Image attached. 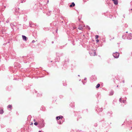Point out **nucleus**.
<instances>
[{"label": "nucleus", "instance_id": "1", "mask_svg": "<svg viewBox=\"0 0 132 132\" xmlns=\"http://www.w3.org/2000/svg\"><path fill=\"white\" fill-rule=\"evenodd\" d=\"M119 53L117 52L113 53V55L114 57L116 58H117L119 56Z\"/></svg>", "mask_w": 132, "mask_h": 132}, {"label": "nucleus", "instance_id": "2", "mask_svg": "<svg viewBox=\"0 0 132 132\" xmlns=\"http://www.w3.org/2000/svg\"><path fill=\"white\" fill-rule=\"evenodd\" d=\"M89 53L91 56H95L96 55V52L94 50H92V51H89Z\"/></svg>", "mask_w": 132, "mask_h": 132}, {"label": "nucleus", "instance_id": "3", "mask_svg": "<svg viewBox=\"0 0 132 132\" xmlns=\"http://www.w3.org/2000/svg\"><path fill=\"white\" fill-rule=\"evenodd\" d=\"M131 34H129L127 37V38L128 39H132V36H131Z\"/></svg>", "mask_w": 132, "mask_h": 132}, {"label": "nucleus", "instance_id": "4", "mask_svg": "<svg viewBox=\"0 0 132 132\" xmlns=\"http://www.w3.org/2000/svg\"><path fill=\"white\" fill-rule=\"evenodd\" d=\"M22 36L23 40H24L26 41H27V37L26 36L24 35H22Z\"/></svg>", "mask_w": 132, "mask_h": 132}, {"label": "nucleus", "instance_id": "5", "mask_svg": "<svg viewBox=\"0 0 132 132\" xmlns=\"http://www.w3.org/2000/svg\"><path fill=\"white\" fill-rule=\"evenodd\" d=\"M114 4L115 5H117L118 4V1L117 0H112Z\"/></svg>", "mask_w": 132, "mask_h": 132}, {"label": "nucleus", "instance_id": "6", "mask_svg": "<svg viewBox=\"0 0 132 132\" xmlns=\"http://www.w3.org/2000/svg\"><path fill=\"white\" fill-rule=\"evenodd\" d=\"M10 25L12 28L13 29H14V28L15 27V25L14 24H11Z\"/></svg>", "mask_w": 132, "mask_h": 132}, {"label": "nucleus", "instance_id": "7", "mask_svg": "<svg viewBox=\"0 0 132 132\" xmlns=\"http://www.w3.org/2000/svg\"><path fill=\"white\" fill-rule=\"evenodd\" d=\"M3 31H2L0 32V36H1L3 37V36L2 35V34H5V32H3Z\"/></svg>", "mask_w": 132, "mask_h": 132}, {"label": "nucleus", "instance_id": "8", "mask_svg": "<svg viewBox=\"0 0 132 132\" xmlns=\"http://www.w3.org/2000/svg\"><path fill=\"white\" fill-rule=\"evenodd\" d=\"M63 118V117L62 116H59L56 117V118L57 120H58L60 119H62Z\"/></svg>", "mask_w": 132, "mask_h": 132}, {"label": "nucleus", "instance_id": "9", "mask_svg": "<svg viewBox=\"0 0 132 132\" xmlns=\"http://www.w3.org/2000/svg\"><path fill=\"white\" fill-rule=\"evenodd\" d=\"M45 0H43V1H41L39 3L40 6H42L43 4H42L44 2Z\"/></svg>", "mask_w": 132, "mask_h": 132}, {"label": "nucleus", "instance_id": "10", "mask_svg": "<svg viewBox=\"0 0 132 132\" xmlns=\"http://www.w3.org/2000/svg\"><path fill=\"white\" fill-rule=\"evenodd\" d=\"M32 25H35V26H36V24H34V23H32V22H31V23L30 22V23H29V25H30V27H34V26H32Z\"/></svg>", "mask_w": 132, "mask_h": 132}, {"label": "nucleus", "instance_id": "11", "mask_svg": "<svg viewBox=\"0 0 132 132\" xmlns=\"http://www.w3.org/2000/svg\"><path fill=\"white\" fill-rule=\"evenodd\" d=\"M75 5V4L74 2H72V3L70 5V7H72L74 6Z\"/></svg>", "mask_w": 132, "mask_h": 132}, {"label": "nucleus", "instance_id": "12", "mask_svg": "<svg viewBox=\"0 0 132 132\" xmlns=\"http://www.w3.org/2000/svg\"><path fill=\"white\" fill-rule=\"evenodd\" d=\"M14 13L15 15H18L19 14V12H18V10H17L16 11H15Z\"/></svg>", "mask_w": 132, "mask_h": 132}, {"label": "nucleus", "instance_id": "13", "mask_svg": "<svg viewBox=\"0 0 132 132\" xmlns=\"http://www.w3.org/2000/svg\"><path fill=\"white\" fill-rule=\"evenodd\" d=\"M126 35L125 34H124L122 36V38L125 39L126 38Z\"/></svg>", "mask_w": 132, "mask_h": 132}, {"label": "nucleus", "instance_id": "14", "mask_svg": "<svg viewBox=\"0 0 132 132\" xmlns=\"http://www.w3.org/2000/svg\"><path fill=\"white\" fill-rule=\"evenodd\" d=\"M114 93V92L113 91H111L110 92V95H112Z\"/></svg>", "mask_w": 132, "mask_h": 132}, {"label": "nucleus", "instance_id": "15", "mask_svg": "<svg viewBox=\"0 0 132 132\" xmlns=\"http://www.w3.org/2000/svg\"><path fill=\"white\" fill-rule=\"evenodd\" d=\"M100 84H97V85L96 86V88H98V87H100Z\"/></svg>", "mask_w": 132, "mask_h": 132}, {"label": "nucleus", "instance_id": "16", "mask_svg": "<svg viewBox=\"0 0 132 132\" xmlns=\"http://www.w3.org/2000/svg\"><path fill=\"white\" fill-rule=\"evenodd\" d=\"M7 107L9 108H10V109H11L12 107V105H9L8 106H7Z\"/></svg>", "mask_w": 132, "mask_h": 132}, {"label": "nucleus", "instance_id": "17", "mask_svg": "<svg viewBox=\"0 0 132 132\" xmlns=\"http://www.w3.org/2000/svg\"><path fill=\"white\" fill-rule=\"evenodd\" d=\"M4 112V111L3 110H1L0 111V114H2Z\"/></svg>", "mask_w": 132, "mask_h": 132}, {"label": "nucleus", "instance_id": "18", "mask_svg": "<svg viewBox=\"0 0 132 132\" xmlns=\"http://www.w3.org/2000/svg\"><path fill=\"white\" fill-rule=\"evenodd\" d=\"M122 100H120V101H120V102H122H122H123V103H124V101H126V100H124H124L122 101Z\"/></svg>", "mask_w": 132, "mask_h": 132}, {"label": "nucleus", "instance_id": "19", "mask_svg": "<svg viewBox=\"0 0 132 132\" xmlns=\"http://www.w3.org/2000/svg\"><path fill=\"white\" fill-rule=\"evenodd\" d=\"M26 0H22V1H21V3H23V2H24L26 1Z\"/></svg>", "mask_w": 132, "mask_h": 132}, {"label": "nucleus", "instance_id": "20", "mask_svg": "<svg viewBox=\"0 0 132 132\" xmlns=\"http://www.w3.org/2000/svg\"><path fill=\"white\" fill-rule=\"evenodd\" d=\"M98 35H96V36H95V38L96 39H97V38H98Z\"/></svg>", "mask_w": 132, "mask_h": 132}, {"label": "nucleus", "instance_id": "21", "mask_svg": "<svg viewBox=\"0 0 132 132\" xmlns=\"http://www.w3.org/2000/svg\"><path fill=\"white\" fill-rule=\"evenodd\" d=\"M34 124L35 125H37L38 124V123L37 122H36L34 123Z\"/></svg>", "mask_w": 132, "mask_h": 132}, {"label": "nucleus", "instance_id": "22", "mask_svg": "<svg viewBox=\"0 0 132 132\" xmlns=\"http://www.w3.org/2000/svg\"><path fill=\"white\" fill-rule=\"evenodd\" d=\"M78 28L80 29V30H82V28L81 27H79Z\"/></svg>", "mask_w": 132, "mask_h": 132}, {"label": "nucleus", "instance_id": "23", "mask_svg": "<svg viewBox=\"0 0 132 132\" xmlns=\"http://www.w3.org/2000/svg\"><path fill=\"white\" fill-rule=\"evenodd\" d=\"M35 42V41L33 40H32V43H34V42Z\"/></svg>", "mask_w": 132, "mask_h": 132}, {"label": "nucleus", "instance_id": "24", "mask_svg": "<svg viewBox=\"0 0 132 132\" xmlns=\"http://www.w3.org/2000/svg\"><path fill=\"white\" fill-rule=\"evenodd\" d=\"M96 42L97 43H98L99 42V40H98V39H97L96 40Z\"/></svg>", "mask_w": 132, "mask_h": 132}, {"label": "nucleus", "instance_id": "25", "mask_svg": "<svg viewBox=\"0 0 132 132\" xmlns=\"http://www.w3.org/2000/svg\"><path fill=\"white\" fill-rule=\"evenodd\" d=\"M9 22V21H8V20H7V21H6V22L7 23H8V22Z\"/></svg>", "mask_w": 132, "mask_h": 132}, {"label": "nucleus", "instance_id": "26", "mask_svg": "<svg viewBox=\"0 0 132 132\" xmlns=\"http://www.w3.org/2000/svg\"><path fill=\"white\" fill-rule=\"evenodd\" d=\"M87 79V78H85L84 79V80H86Z\"/></svg>", "mask_w": 132, "mask_h": 132}, {"label": "nucleus", "instance_id": "27", "mask_svg": "<svg viewBox=\"0 0 132 132\" xmlns=\"http://www.w3.org/2000/svg\"><path fill=\"white\" fill-rule=\"evenodd\" d=\"M88 28L89 29H90V27H89L88 26Z\"/></svg>", "mask_w": 132, "mask_h": 132}, {"label": "nucleus", "instance_id": "28", "mask_svg": "<svg viewBox=\"0 0 132 132\" xmlns=\"http://www.w3.org/2000/svg\"><path fill=\"white\" fill-rule=\"evenodd\" d=\"M63 85L64 86H66V85L64 84L63 83Z\"/></svg>", "mask_w": 132, "mask_h": 132}, {"label": "nucleus", "instance_id": "29", "mask_svg": "<svg viewBox=\"0 0 132 132\" xmlns=\"http://www.w3.org/2000/svg\"><path fill=\"white\" fill-rule=\"evenodd\" d=\"M125 81H124V80H123V83H125Z\"/></svg>", "mask_w": 132, "mask_h": 132}, {"label": "nucleus", "instance_id": "30", "mask_svg": "<svg viewBox=\"0 0 132 132\" xmlns=\"http://www.w3.org/2000/svg\"><path fill=\"white\" fill-rule=\"evenodd\" d=\"M82 83H83V84L84 85L85 84V83H84V82L82 81Z\"/></svg>", "mask_w": 132, "mask_h": 132}, {"label": "nucleus", "instance_id": "31", "mask_svg": "<svg viewBox=\"0 0 132 132\" xmlns=\"http://www.w3.org/2000/svg\"><path fill=\"white\" fill-rule=\"evenodd\" d=\"M52 44H53L54 43V42L53 41L52 42Z\"/></svg>", "mask_w": 132, "mask_h": 132}, {"label": "nucleus", "instance_id": "32", "mask_svg": "<svg viewBox=\"0 0 132 132\" xmlns=\"http://www.w3.org/2000/svg\"><path fill=\"white\" fill-rule=\"evenodd\" d=\"M34 121H35V119H34Z\"/></svg>", "mask_w": 132, "mask_h": 132}, {"label": "nucleus", "instance_id": "33", "mask_svg": "<svg viewBox=\"0 0 132 132\" xmlns=\"http://www.w3.org/2000/svg\"><path fill=\"white\" fill-rule=\"evenodd\" d=\"M122 98L121 97V98H120L119 99H122Z\"/></svg>", "mask_w": 132, "mask_h": 132}, {"label": "nucleus", "instance_id": "34", "mask_svg": "<svg viewBox=\"0 0 132 132\" xmlns=\"http://www.w3.org/2000/svg\"><path fill=\"white\" fill-rule=\"evenodd\" d=\"M32 124H33V123H31L30 125H32Z\"/></svg>", "mask_w": 132, "mask_h": 132}, {"label": "nucleus", "instance_id": "35", "mask_svg": "<svg viewBox=\"0 0 132 132\" xmlns=\"http://www.w3.org/2000/svg\"><path fill=\"white\" fill-rule=\"evenodd\" d=\"M48 2H49V1L48 0L47 1V3H48Z\"/></svg>", "mask_w": 132, "mask_h": 132}, {"label": "nucleus", "instance_id": "36", "mask_svg": "<svg viewBox=\"0 0 132 132\" xmlns=\"http://www.w3.org/2000/svg\"><path fill=\"white\" fill-rule=\"evenodd\" d=\"M123 16L124 18H125V15H123Z\"/></svg>", "mask_w": 132, "mask_h": 132}, {"label": "nucleus", "instance_id": "37", "mask_svg": "<svg viewBox=\"0 0 132 132\" xmlns=\"http://www.w3.org/2000/svg\"><path fill=\"white\" fill-rule=\"evenodd\" d=\"M9 42H8L7 43V44H9Z\"/></svg>", "mask_w": 132, "mask_h": 132}, {"label": "nucleus", "instance_id": "38", "mask_svg": "<svg viewBox=\"0 0 132 132\" xmlns=\"http://www.w3.org/2000/svg\"><path fill=\"white\" fill-rule=\"evenodd\" d=\"M39 132H41V131H39Z\"/></svg>", "mask_w": 132, "mask_h": 132}, {"label": "nucleus", "instance_id": "39", "mask_svg": "<svg viewBox=\"0 0 132 132\" xmlns=\"http://www.w3.org/2000/svg\"><path fill=\"white\" fill-rule=\"evenodd\" d=\"M61 22H62V23H63V21H62Z\"/></svg>", "mask_w": 132, "mask_h": 132}, {"label": "nucleus", "instance_id": "40", "mask_svg": "<svg viewBox=\"0 0 132 132\" xmlns=\"http://www.w3.org/2000/svg\"><path fill=\"white\" fill-rule=\"evenodd\" d=\"M40 8V9H41V10H42V8Z\"/></svg>", "mask_w": 132, "mask_h": 132}, {"label": "nucleus", "instance_id": "41", "mask_svg": "<svg viewBox=\"0 0 132 132\" xmlns=\"http://www.w3.org/2000/svg\"><path fill=\"white\" fill-rule=\"evenodd\" d=\"M78 76H79V75H78Z\"/></svg>", "mask_w": 132, "mask_h": 132}, {"label": "nucleus", "instance_id": "42", "mask_svg": "<svg viewBox=\"0 0 132 132\" xmlns=\"http://www.w3.org/2000/svg\"><path fill=\"white\" fill-rule=\"evenodd\" d=\"M126 33H128V32H127H127H126Z\"/></svg>", "mask_w": 132, "mask_h": 132}, {"label": "nucleus", "instance_id": "43", "mask_svg": "<svg viewBox=\"0 0 132 132\" xmlns=\"http://www.w3.org/2000/svg\"><path fill=\"white\" fill-rule=\"evenodd\" d=\"M118 87V85L117 86V87Z\"/></svg>", "mask_w": 132, "mask_h": 132}, {"label": "nucleus", "instance_id": "44", "mask_svg": "<svg viewBox=\"0 0 132 132\" xmlns=\"http://www.w3.org/2000/svg\"><path fill=\"white\" fill-rule=\"evenodd\" d=\"M131 10H132V9H131Z\"/></svg>", "mask_w": 132, "mask_h": 132}, {"label": "nucleus", "instance_id": "45", "mask_svg": "<svg viewBox=\"0 0 132 132\" xmlns=\"http://www.w3.org/2000/svg\"><path fill=\"white\" fill-rule=\"evenodd\" d=\"M56 31L57 32V30H56Z\"/></svg>", "mask_w": 132, "mask_h": 132}, {"label": "nucleus", "instance_id": "46", "mask_svg": "<svg viewBox=\"0 0 132 132\" xmlns=\"http://www.w3.org/2000/svg\"><path fill=\"white\" fill-rule=\"evenodd\" d=\"M131 128H132V127H131Z\"/></svg>", "mask_w": 132, "mask_h": 132}]
</instances>
